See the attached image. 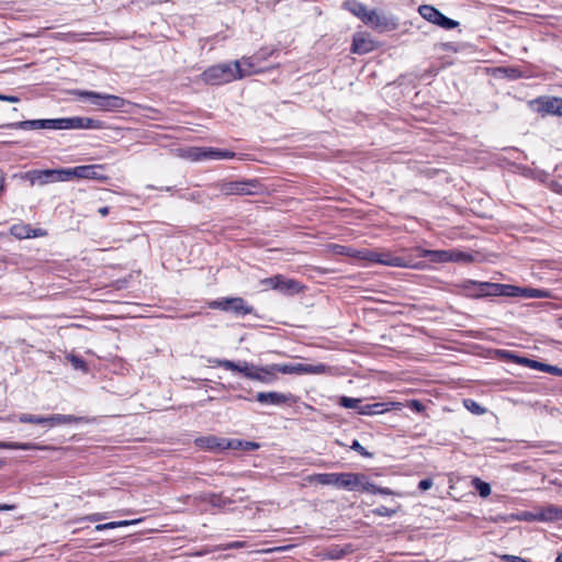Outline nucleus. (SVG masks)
<instances>
[{"label":"nucleus","instance_id":"6e6d98bb","mask_svg":"<svg viewBox=\"0 0 562 562\" xmlns=\"http://www.w3.org/2000/svg\"><path fill=\"white\" fill-rule=\"evenodd\" d=\"M0 100L1 101H8V102H19L20 99L15 95H5V94H0Z\"/></svg>","mask_w":562,"mask_h":562},{"label":"nucleus","instance_id":"603ef678","mask_svg":"<svg viewBox=\"0 0 562 562\" xmlns=\"http://www.w3.org/2000/svg\"><path fill=\"white\" fill-rule=\"evenodd\" d=\"M373 494L395 495L396 493L387 487H378L375 485V490L373 491Z\"/></svg>","mask_w":562,"mask_h":562},{"label":"nucleus","instance_id":"a211bd4d","mask_svg":"<svg viewBox=\"0 0 562 562\" xmlns=\"http://www.w3.org/2000/svg\"><path fill=\"white\" fill-rule=\"evenodd\" d=\"M303 290V285L294 280L280 274L277 291L284 295H294Z\"/></svg>","mask_w":562,"mask_h":562},{"label":"nucleus","instance_id":"58836bf2","mask_svg":"<svg viewBox=\"0 0 562 562\" xmlns=\"http://www.w3.org/2000/svg\"><path fill=\"white\" fill-rule=\"evenodd\" d=\"M437 25H439L446 30H451L458 25V22L441 14L440 20L438 21Z\"/></svg>","mask_w":562,"mask_h":562},{"label":"nucleus","instance_id":"864d4df0","mask_svg":"<svg viewBox=\"0 0 562 562\" xmlns=\"http://www.w3.org/2000/svg\"><path fill=\"white\" fill-rule=\"evenodd\" d=\"M432 486V481L430 479H424L419 482L418 487L422 491H427Z\"/></svg>","mask_w":562,"mask_h":562},{"label":"nucleus","instance_id":"a878e982","mask_svg":"<svg viewBox=\"0 0 562 562\" xmlns=\"http://www.w3.org/2000/svg\"><path fill=\"white\" fill-rule=\"evenodd\" d=\"M529 369H536V370H540L543 372H548L553 375L562 376L561 368H558L555 366L546 364V363H542L537 360L529 359Z\"/></svg>","mask_w":562,"mask_h":562},{"label":"nucleus","instance_id":"e2e57ef3","mask_svg":"<svg viewBox=\"0 0 562 562\" xmlns=\"http://www.w3.org/2000/svg\"><path fill=\"white\" fill-rule=\"evenodd\" d=\"M505 558L508 559V560L510 559V560H513L515 562H526L524 559H521L519 557L506 555Z\"/></svg>","mask_w":562,"mask_h":562},{"label":"nucleus","instance_id":"4468645a","mask_svg":"<svg viewBox=\"0 0 562 562\" xmlns=\"http://www.w3.org/2000/svg\"><path fill=\"white\" fill-rule=\"evenodd\" d=\"M557 104H558V98L554 97H542L538 98L531 102H529V105L537 112L546 115H557Z\"/></svg>","mask_w":562,"mask_h":562},{"label":"nucleus","instance_id":"9d476101","mask_svg":"<svg viewBox=\"0 0 562 562\" xmlns=\"http://www.w3.org/2000/svg\"><path fill=\"white\" fill-rule=\"evenodd\" d=\"M348 473H318L310 476V482L333 485L346 490Z\"/></svg>","mask_w":562,"mask_h":562},{"label":"nucleus","instance_id":"79ce46f5","mask_svg":"<svg viewBox=\"0 0 562 562\" xmlns=\"http://www.w3.org/2000/svg\"><path fill=\"white\" fill-rule=\"evenodd\" d=\"M279 278H280V274H276L271 278H266V279L261 280L260 283L262 285H265L266 288L277 291Z\"/></svg>","mask_w":562,"mask_h":562},{"label":"nucleus","instance_id":"a18cd8bd","mask_svg":"<svg viewBox=\"0 0 562 562\" xmlns=\"http://www.w3.org/2000/svg\"><path fill=\"white\" fill-rule=\"evenodd\" d=\"M465 407L470 409L472 413L482 414L484 413V408H482L476 402L467 400L464 401Z\"/></svg>","mask_w":562,"mask_h":562},{"label":"nucleus","instance_id":"f3484780","mask_svg":"<svg viewBox=\"0 0 562 562\" xmlns=\"http://www.w3.org/2000/svg\"><path fill=\"white\" fill-rule=\"evenodd\" d=\"M254 59V57H243L240 60L233 63L234 68L236 69L237 79H243L257 72Z\"/></svg>","mask_w":562,"mask_h":562},{"label":"nucleus","instance_id":"de8ad7c7","mask_svg":"<svg viewBox=\"0 0 562 562\" xmlns=\"http://www.w3.org/2000/svg\"><path fill=\"white\" fill-rule=\"evenodd\" d=\"M351 449L356 450L358 453H360L363 457H371V453H369L358 440H353L351 445Z\"/></svg>","mask_w":562,"mask_h":562},{"label":"nucleus","instance_id":"4c0bfd02","mask_svg":"<svg viewBox=\"0 0 562 562\" xmlns=\"http://www.w3.org/2000/svg\"><path fill=\"white\" fill-rule=\"evenodd\" d=\"M36 447L32 443H20V442H5V449H13V450H32Z\"/></svg>","mask_w":562,"mask_h":562},{"label":"nucleus","instance_id":"13d9d810","mask_svg":"<svg viewBox=\"0 0 562 562\" xmlns=\"http://www.w3.org/2000/svg\"><path fill=\"white\" fill-rule=\"evenodd\" d=\"M140 519L116 521L117 528L139 522Z\"/></svg>","mask_w":562,"mask_h":562},{"label":"nucleus","instance_id":"aec40b11","mask_svg":"<svg viewBox=\"0 0 562 562\" xmlns=\"http://www.w3.org/2000/svg\"><path fill=\"white\" fill-rule=\"evenodd\" d=\"M10 232L14 237H16L19 239L37 237V236L44 235V233L41 229H33L29 225H24V224L13 225L11 227Z\"/></svg>","mask_w":562,"mask_h":562},{"label":"nucleus","instance_id":"f704fd0d","mask_svg":"<svg viewBox=\"0 0 562 562\" xmlns=\"http://www.w3.org/2000/svg\"><path fill=\"white\" fill-rule=\"evenodd\" d=\"M330 249L335 255L356 257V250L346 246L331 245Z\"/></svg>","mask_w":562,"mask_h":562},{"label":"nucleus","instance_id":"bf43d9fd","mask_svg":"<svg viewBox=\"0 0 562 562\" xmlns=\"http://www.w3.org/2000/svg\"><path fill=\"white\" fill-rule=\"evenodd\" d=\"M557 115L562 116V98H558Z\"/></svg>","mask_w":562,"mask_h":562},{"label":"nucleus","instance_id":"1a4fd4ad","mask_svg":"<svg viewBox=\"0 0 562 562\" xmlns=\"http://www.w3.org/2000/svg\"><path fill=\"white\" fill-rule=\"evenodd\" d=\"M235 156L234 153L227 150H220L214 148H191L189 157L194 161L206 159H229Z\"/></svg>","mask_w":562,"mask_h":562},{"label":"nucleus","instance_id":"72a5a7b5","mask_svg":"<svg viewBox=\"0 0 562 562\" xmlns=\"http://www.w3.org/2000/svg\"><path fill=\"white\" fill-rule=\"evenodd\" d=\"M360 403V398H353L348 396H341L339 398V404L345 408H352L358 411Z\"/></svg>","mask_w":562,"mask_h":562},{"label":"nucleus","instance_id":"f8f14e48","mask_svg":"<svg viewBox=\"0 0 562 562\" xmlns=\"http://www.w3.org/2000/svg\"><path fill=\"white\" fill-rule=\"evenodd\" d=\"M292 400L291 394L280 392H258L256 401L262 405L282 406Z\"/></svg>","mask_w":562,"mask_h":562},{"label":"nucleus","instance_id":"dca6fc26","mask_svg":"<svg viewBox=\"0 0 562 562\" xmlns=\"http://www.w3.org/2000/svg\"><path fill=\"white\" fill-rule=\"evenodd\" d=\"M225 438H220L215 436H204L195 439V445L201 449L218 452L224 449Z\"/></svg>","mask_w":562,"mask_h":562},{"label":"nucleus","instance_id":"7ed1b4c3","mask_svg":"<svg viewBox=\"0 0 562 562\" xmlns=\"http://www.w3.org/2000/svg\"><path fill=\"white\" fill-rule=\"evenodd\" d=\"M201 76L202 80L209 85H223L237 80L234 65L228 63L211 66Z\"/></svg>","mask_w":562,"mask_h":562},{"label":"nucleus","instance_id":"c756f323","mask_svg":"<svg viewBox=\"0 0 562 562\" xmlns=\"http://www.w3.org/2000/svg\"><path fill=\"white\" fill-rule=\"evenodd\" d=\"M42 128L66 130V117L42 120Z\"/></svg>","mask_w":562,"mask_h":562},{"label":"nucleus","instance_id":"37998d69","mask_svg":"<svg viewBox=\"0 0 562 562\" xmlns=\"http://www.w3.org/2000/svg\"><path fill=\"white\" fill-rule=\"evenodd\" d=\"M244 447V441L241 440H238V439H227L225 438V442H224V449L227 450V449H243Z\"/></svg>","mask_w":562,"mask_h":562},{"label":"nucleus","instance_id":"f257e3e1","mask_svg":"<svg viewBox=\"0 0 562 562\" xmlns=\"http://www.w3.org/2000/svg\"><path fill=\"white\" fill-rule=\"evenodd\" d=\"M214 366L224 368L226 370L236 371L243 373L246 378L262 383H271L276 380L277 364H270L266 367H257L252 363L241 361L235 363L234 361L226 359H214L210 361Z\"/></svg>","mask_w":562,"mask_h":562},{"label":"nucleus","instance_id":"052dcab7","mask_svg":"<svg viewBox=\"0 0 562 562\" xmlns=\"http://www.w3.org/2000/svg\"><path fill=\"white\" fill-rule=\"evenodd\" d=\"M110 209L108 206H102L98 210L99 214L102 216H106L109 214Z\"/></svg>","mask_w":562,"mask_h":562},{"label":"nucleus","instance_id":"2eb2a0df","mask_svg":"<svg viewBox=\"0 0 562 562\" xmlns=\"http://www.w3.org/2000/svg\"><path fill=\"white\" fill-rule=\"evenodd\" d=\"M378 263L390 267L416 268L417 266L406 258L395 256L390 251H379Z\"/></svg>","mask_w":562,"mask_h":562},{"label":"nucleus","instance_id":"ddd939ff","mask_svg":"<svg viewBox=\"0 0 562 562\" xmlns=\"http://www.w3.org/2000/svg\"><path fill=\"white\" fill-rule=\"evenodd\" d=\"M103 122L91 117H66V130H100Z\"/></svg>","mask_w":562,"mask_h":562},{"label":"nucleus","instance_id":"39448f33","mask_svg":"<svg viewBox=\"0 0 562 562\" xmlns=\"http://www.w3.org/2000/svg\"><path fill=\"white\" fill-rule=\"evenodd\" d=\"M218 192L224 195H251L255 194L259 184L255 180L222 182L216 186Z\"/></svg>","mask_w":562,"mask_h":562},{"label":"nucleus","instance_id":"bb28decb","mask_svg":"<svg viewBox=\"0 0 562 562\" xmlns=\"http://www.w3.org/2000/svg\"><path fill=\"white\" fill-rule=\"evenodd\" d=\"M344 7L346 9H348L353 15L360 18L362 21H363L364 16H366V13L368 11L367 8L362 3L358 2V1H355V0L346 1L344 3Z\"/></svg>","mask_w":562,"mask_h":562},{"label":"nucleus","instance_id":"c85d7f7f","mask_svg":"<svg viewBox=\"0 0 562 562\" xmlns=\"http://www.w3.org/2000/svg\"><path fill=\"white\" fill-rule=\"evenodd\" d=\"M363 22L373 26H381L385 23V18L375 11H367Z\"/></svg>","mask_w":562,"mask_h":562},{"label":"nucleus","instance_id":"f03ea898","mask_svg":"<svg viewBox=\"0 0 562 562\" xmlns=\"http://www.w3.org/2000/svg\"><path fill=\"white\" fill-rule=\"evenodd\" d=\"M76 94L80 98L89 99L90 103L101 111H116L128 103L125 99L119 95L99 93L94 91L79 90Z\"/></svg>","mask_w":562,"mask_h":562},{"label":"nucleus","instance_id":"5701e85b","mask_svg":"<svg viewBox=\"0 0 562 562\" xmlns=\"http://www.w3.org/2000/svg\"><path fill=\"white\" fill-rule=\"evenodd\" d=\"M79 419L80 418H78L74 415L56 414V415L45 417V425L52 428L57 425L77 423Z\"/></svg>","mask_w":562,"mask_h":562},{"label":"nucleus","instance_id":"423d86ee","mask_svg":"<svg viewBox=\"0 0 562 562\" xmlns=\"http://www.w3.org/2000/svg\"><path fill=\"white\" fill-rule=\"evenodd\" d=\"M210 307L220 308L222 311H231L237 316L251 314L254 311L252 306L248 305L241 297H231L221 301H213L210 303Z\"/></svg>","mask_w":562,"mask_h":562},{"label":"nucleus","instance_id":"2f4dec72","mask_svg":"<svg viewBox=\"0 0 562 562\" xmlns=\"http://www.w3.org/2000/svg\"><path fill=\"white\" fill-rule=\"evenodd\" d=\"M356 258L378 263L379 251L378 250H356Z\"/></svg>","mask_w":562,"mask_h":562},{"label":"nucleus","instance_id":"b1692460","mask_svg":"<svg viewBox=\"0 0 562 562\" xmlns=\"http://www.w3.org/2000/svg\"><path fill=\"white\" fill-rule=\"evenodd\" d=\"M482 291L487 295H514L513 288L502 284L485 283Z\"/></svg>","mask_w":562,"mask_h":562},{"label":"nucleus","instance_id":"774afa93","mask_svg":"<svg viewBox=\"0 0 562 562\" xmlns=\"http://www.w3.org/2000/svg\"><path fill=\"white\" fill-rule=\"evenodd\" d=\"M558 323H559V327H560V328H562V317H560V318L558 319Z\"/></svg>","mask_w":562,"mask_h":562},{"label":"nucleus","instance_id":"6e6552de","mask_svg":"<svg viewBox=\"0 0 562 562\" xmlns=\"http://www.w3.org/2000/svg\"><path fill=\"white\" fill-rule=\"evenodd\" d=\"M101 169L102 166L97 165L78 166L75 168L65 169L66 181L72 178L103 180L105 177L99 172Z\"/></svg>","mask_w":562,"mask_h":562},{"label":"nucleus","instance_id":"0e129e2a","mask_svg":"<svg viewBox=\"0 0 562 562\" xmlns=\"http://www.w3.org/2000/svg\"><path fill=\"white\" fill-rule=\"evenodd\" d=\"M241 547H243V542H239V541L232 542L227 546V548H241Z\"/></svg>","mask_w":562,"mask_h":562},{"label":"nucleus","instance_id":"c9c22d12","mask_svg":"<svg viewBox=\"0 0 562 562\" xmlns=\"http://www.w3.org/2000/svg\"><path fill=\"white\" fill-rule=\"evenodd\" d=\"M474 484H475V487L479 492V494L482 496V497H486L491 494V486L490 484L479 480V479H475L474 480Z\"/></svg>","mask_w":562,"mask_h":562},{"label":"nucleus","instance_id":"69168bd1","mask_svg":"<svg viewBox=\"0 0 562 562\" xmlns=\"http://www.w3.org/2000/svg\"><path fill=\"white\" fill-rule=\"evenodd\" d=\"M3 182H4V177H3L2 172L0 171V193L2 192V190L4 188Z\"/></svg>","mask_w":562,"mask_h":562},{"label":"nucleus","instance_id":"8fccbe9b","mask_svg":"<svg viewBox=\"0 0 562 562\" xmlns=\"http://www.w3.org/2000/svg\"><path fill=\"white\" fill-rule=\"evenodd\" d=\"M372 404L359 405L358 413L361 415H372Z\"/></svg>","mask_w":562,"mask_h":562},{"label":"nucleus","instance_id":"9b49d317","mask_svg":"<svg viewBox=\"0 0 562 562\" xmlns=\"http://www.w3.org/2000/svg\"><path fill=\"white\" fill-rule=\"evenodd\" d=\"M346 490L372 493L375 484L371 483L367 475L361 473H348Z\"/></svg>","mask_w":562,"mask_h":562},{"label":"nucleus","instance_id":"20e7f679","mask_svg":"<svg viewBox=\"0 0 562 562\" xmlns=\"http://www.w3.org/2000/svg\"><path fill=\"white\" fill-rule=\"evenodd\" d=\"M65 169L31 170L23 175L31 186H45L53 182L66 181Z\"/></svg>","mask_w":562,"mask_h":562},{"label":"nucleus","instance_id":"680f3d73","mask_svg":"<svg viewBox=\"0 0 562 562\" xmlns=\"http://www.w3.org/2000/svg\"><path fill=\"white\" fill-rule=\"evenodd\" d=\"M14 508H15L14 505H7V504L0 505V512L1 510H13Z\"/></svg>","mask_w":562,"mask_h":562},{"label":"nucleus","instance_id":"09e8293b","mask_svg":"<svg viewBox=\"0 0 562 562\" xmlns=\"http://www.w3.org/2000/svg\"><path fill=\"white\" fill-rule=\"evenodd\" d=\"M408 407L412 408L413 411L417 412V413H420L424 411V405L417 401V400H413L408 403Z\"/></svg>","mask_w":562,"mask_h":562},{"label":"nucleus","instance_id":"473e14b6","mask_svg":"<svg viewBox=\"0 0 562 562\" xmlns=\"http://www.w3.org/2000/svg\"><path fill=\"white\" fill-rule=\"evenodd\" d=\"M18 420L20 423L45 425V416H37V415H31V414H20L18 416Z\"/></svg>","mask_w":562,"mask_h":562},{"label":"nucleus","instance_id":"4be33fe9","mask_svg":"<svg viewBox=\"0 0 562 562\" xmlns=\"http://www.w3.org/2000/svg\"><path fill=\"white\" fill-rule=\"evenodd\" d=\"M418 257L429 258L432 262H449L451 258L448 250L418 249Z\"/></svg>","mask_w":562,"mask_h":562},{"label":"nucleus","instance_id":"3c124183","mask_svg":"<svg viewBox=\"0 0 562 562\" xmlns=\"http://www.w3.org/2000/svg\"><path fill=\"white\" fill-rule=\"evenodd\" d=\"M117 528L116 521H111L106 524H101L95 526L97 531L105 530V529H114Z\"/></svg>","mask_w":562,"mask_h":562},{"label":"nucleus","instance_id":"cd10ccee","mask_svg":"<svg viewBox=\"0 0 562 562\" xmlns=\"http://www.w3.org/2000/svg\"><path fill=\"white\" fill-rule=\"evenodd\" d=\"M42 120H29V121H21L16 123H11L8 125V127L16 128V130H40L42 128Z\"/></svg>","mask_w":562,"mask_h":562},{"label":"nucleus","instance_id":"7c9ffc66","mask_svg":"<svg viewBox=\"0 0 562 562\" xmlns=\"http://www.w3.org/2000/svg\"><path fill=\"white\" fill-rule=\"evenodd\" d=\"M450 259L449 262H469L472 260V256L457 250V249H449Z\"/></svg>","mask_w":562,"mask_h":562},{"label":"nucleus","instance_id":"0eeeda50","mask_svg":"<svg viewBox=\"0 0 562 562\" xmlns=\"http://www.w3.org/2000/svg\"><path fill=\"white\" fill-rule=\"evenodd\" d=\"M278 372L283 374H322L327 370V366L319 363L316 366L304 363L277 364Z\"/></svg>","mask_w":562,"mask_h":562},{"label":"nucleus","instance_id":"ea45409f","mask_svg":"<svg viewBox=\"0 0 562 562\" xmlns=\"http://www.w3.org/2000/svg\"><path fill=\"white\" fill-rule=\"evenodd\" d=\"M389 405H392V406H395V405H400L398 403H374L372 404V415H375V414H382L386 411H389Z\"/></svg>","mask_w":562,"mask_h":562},{"label":"nucleus","instance_id":"393cba45","mask_svg":"<svg viewBox=\"0 0 562 562\" xmlns=\"http://www.w3.org/2000/svg\"><path fill=\"white\" fill-rule=\"evenodd\" d=\"M418 11H419L420 15H422L425 20H427V21H429V22H431V23H434V24H437V23H438V21L440 20V16H441V14H442V13H441L440 11H438L435 7H432V5H428V4H423V5H420V7H419V9H418Z\"/></svg>","mask_w":562,"mask_h":562},{"label":"nucleus","instance_id":"e433bc0d","mask_svg":"<svg viewBox=\"0 0 562 562\" xmlns=\"http://www.w3.org/2000/svg\"><path fill=\"white\" fill-rule=\"evenodd\" d=\"M67 360L72 364L75 369H80L83 371L87 370V364L80 357L75 355H68Z\"/></svg>","mask_w":562,"mask_h":562},{"label":"nucleus","instance_id":"4d7b16f0","mask_svg":"<svg viewBox=\"0 0 562 562\" xmlns=\"http://www.w3.org/2000/svg\"><path fill=\"white\" fill-rule=\"evenodd\" d=\"M105 516L103 514H91L87 517L89 521H100L104 519Z\"/></svg>","mask_w":562,"mask_h":562},{"label":"nucleus","instance_id":"a19ab883","mask_svg":"<svg viewBox=\"0 0 562 562\" xmlns=\"http://www.w3.org/2000/svg\"><path fill=\"white\" fill-rule=\"evenodd\" d=\"M395 513V509L387 508L386 506H379L373 509V514L380 517H392Z\"/></svg>","mask_w":562,"mask_h":562},{"label":"nucleus","instance_id":"5fc2aeb1","mask_svg":"<svg viewBox=\"0 0 562 562\" xmlns=\"http://www.w3.org/2000/svg\"><path fill=\"white\" fill-rule=\"evenodd\" d=\"M259 448V443L252 441H244L243 450H256Z\"/></svg>","mask_w":562,"mask_h":562},{"label":"nucleus","instance_id":"412c9836","mask_svg":"<svg viewBox=\"0 0 562 562\" xmlns=\"http://www.w3.org/2000/svg\"><path fill=\"white\" fill-rule=\"evenodd\" d=\"M373 48H374V43L371 40L366 38L362 35H357L353 37V42H352V46H351L352 53L362 55V54H367V53L373 50Z\"/></svg>","mask_w":562,"mask_h":562},{"label":"nucleus","instance_id":"49530a36","mask_svg":"<svg viewBox=\"0 0 562 562\" xmlns=\"http://www.w3.org/2000/svg\"><path fill=\"white\" fill-rule=\"evenodd\" d=\"M551 293L547 290H538L529 288V299L530 297H550Z\"/></svg>","mask_w":562,"mask_h":562},{"label":"nucleus","instance_id":"c03bdc74","mask_svg":"<svg viewBox=\"0 0 562 562\" xmlns=\"http://www.w3.org/2000/svg\"><path fill=\"white\" fill-rule=\"evenodd\" d=\"M496 72L505 75L506 77H509V78H517L520 76V72L514 68L501 67V68L496 69Z\"/></svg>","mask_w":562,"mask_h":562},{"label":"nucleus","instance_id":"338daca9","mask_svg":"<svg viewBox=\"0 0 562 562\" xmlns=\"http://www.w3.org/2000/svg\"><path fill=\"white\" fill-rule=\"evenodd\" d=\"M341 555V552L338 553V552H335L330 555V558L335 559V558H339Z\"/></svg>","mask_w":562,"mask_h":562},{"label":"nucleus","instance_id":"6ab92c4d","mask_svg":"<svg viewBox=\"0 0 562 562\" xmlns=\"http://www.w3.org/2000/svg\"><path fill=\"white\" fill-rule=\"evenodd\" d=\"M555 519H562V509L547 507L536 513H529V520L551 521Z\"/></svg>","mask_w":562,"mask_h":562}]
</instances>
